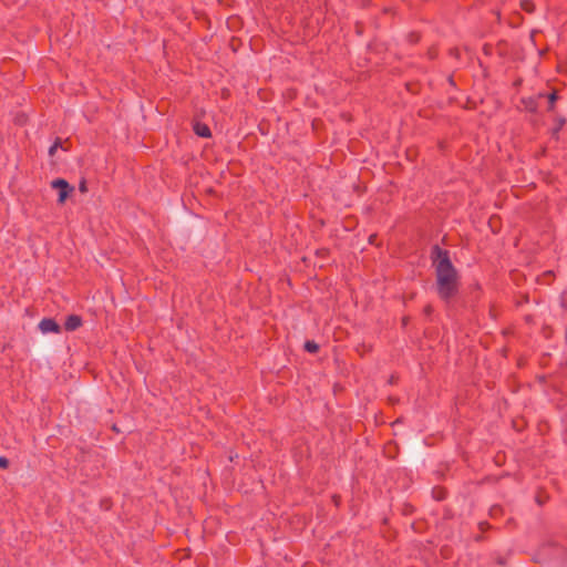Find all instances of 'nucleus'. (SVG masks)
<instances>
[{
	"label": "nucleus",
	"instance_id": "nucleus-17",
	"mask_svg": "<svg viewBox=\"0 0 567 567\" xmlns=\"http://www.w3.org/2000/svg\"><path fill=\"white\" fill-rule=\"evenodd\" d=\"M483 50H484L485 54H491L492 48L489 45L485 44Z\"/></svg>",
	"mask_w": 567,
	"mask_h": 567
},
{
	"label": "nucleus",
	"instance_id": "nucleus-10",
	"mask_svg": "<svg viewBox=\"0 0 567 567\" xmlns=\"http://www.w3.org/2000/svg\"><path fill=\"white\" fill-rule=\"evenodd\" d=\"M303 349L309 353H317L319 351V344L313 340H307L303 344Z\"/></svg>",
	"mask_w": 567,
	"mask_h": 567
},
{
	"label": "nucleus",
	"instance_id": "nucleus-16",
	"mask_svg": "<svg viewBox=\"0 0 567 567\" xmlns=\"http://www.w3.org/2000/svg\"><path fill=\"white\" fill-rule=\"evenodd\" d=\"M432 312H433V308H432V306H430V305H429V306H426V307L424 308V313H425L426 316H430Z\"/></svg>",
	"mask_w": 567,
	"mask_h": 567
},
{
	"label": "nucleus",
	"instance_id": "nucleus-5",
	"mask_svg": "<svg viewBox=\"0 0 567 567\" xmlns=\"http://www.w3.org/2000/svg\"><path fill=\"white\" fill-rule=\"evenodd\" d=\"M39 329L42 333H59L61 331V327L59 323L52 318H43L39 322Z\"/></svg>",
	"mask_w": 567,
	"mask_h": 567
},
{
	"label": "nucleus",
	"instance_id": "nucleus-21",
	"mask_svg": "<svg viewBox=\"0 0 567 567\" xmlns=\"http://www.w3.org/2000/svg\"><path fill=\"white\" fill-rule=\"evenodd\" d=\"M436 498L442 499L443 498L442 494H439V496H436Z\"/></svg>",
	"mask_w": 567,
	"mask_h": 567
},
{
	"label": "nucleus",
	"instance_id": "nucleus-18",
	"mask_svg": "<svg viewBox=\"0 0 567 567\" xmlns=\"http://www.w3.org/2000/svg\"><path fill=\"white\" fill-rule=\"evenodd\" d=\"M497 563H498L499 565H505V559H503V558H498V559H497Z\"/></svg>",
	"mask_w": 567,
	"mask_h": 567
},
{
	"label": "nucleus",
	"instance_id": "nucleus-3",
	"mask_svg": "<svg viewBox=\"0 0 567 567\" xmlns=\"http://www.w3.org/2000/svg\"><path fill=\"white\" fill-rule=\"evenodd\" d=\"M51 187L53 189L59 190L58 203L63 204L69 195L74 190L73 186H71L65 179L56 178L51 182Z\"/></svg>",
	"mask_w": 567,
	"mask_h": 567
},
{
	"label": "nucleus",
	"instance_id": "nucleus-13",
	"mask_svg": "<svg viewBox=\"0 0 567 567\" xmlns=\"http://www.w3.org/2000/svg\"><path fill=\"white\" fill-rule=\"evenodd\" d=\"M9 460L4 456H0V468H8Z\"/></svg>",
	"mask_w": 567,
	"mask_h": 567
},
{
	"label": "nucleus",
	"instance_id": "nucleus-7",
	"mask_svg": "<svg viewBox=\"0 0 567 567\" xmlns=\"http://www.w3.org/2000/svg\"><path fill=\"white\" fill-rule=\"evenodd\" d=\"M193 130H194L195 134L198 135L199 137L208 138L212 136L210 128L205 123L195 122L193 125Z\"/></svg>",
	"mask_w": 567,
	"mask_h": 567
},
{
	"label": "nucleus",
	"instance_id": "nucleus-20",
	"mask_svg": "<svg viewBox=\"0 0 567 567\" xmlns=\"http://www.w3.org/2000/svg\"><path fill=\"white\" fill-rule=\"evenodd\" d=\"M436 498L442 499L443 498L442 494H439V496H436Z\"/></svg>",
	"mask_w": 567,
	"mask_h": 567
},
{
	"label": "nucleus",
	"instance_id": "nucleus-2",
	"mask_svg": "<svg viewBox=\"0 0 567 567\" xmlns=\"http://www.w3.org/2000/svg\"><path fill=\"white\" fill-rule=\"evenodd\" d=\"M567 551L554 540L543 543L534 555L536 563H546L555 558L563 557Z\"/></svg>",
	"mask_w": 567,
	"mask_h": 567
},
{
	"label": "nucleus",
	"instance_id": "nucleus-8",
	"mask_svg": "<svg viewBox=\"0 0 567 567\" xmlns=\"http://www.w3.org/2000/svg\"><path fill=\"white\" fill-rule=\"evenodd\" d=\"M565 124H566V117H564L561 115H556L554 117V126L551 128V135L554 137H557L558 133L560 132V130L564 127Z\"/></svg>",
	"mask_w": 567,
	"mask_h": 567
},
{
	"label": "nucleus",
	"instance_id": "nucleus-4",
	"mask_svg": "<svg viewBox=\"0 0 567 567\" xmlns=\"http://www.w3.org/2000/svg\"><path fill=\"white\" fill-rule=\"evenodd\" d=\"M545 93L540 92L535 96L529 97H523L520 100V103L523 104L524 109L529 113H537L538 112V100L544 99Z\"/></svg>",
	"mask_w": 567,
	"mask_h": 567
},
{
	"label": "nucleus",
	"instance_id": "nucleus-9",
	"mask_svg": "<svg viewBox=\"0 0 567 567\" xmlns=\"http://www.w3.org/2000/svg\"><path fill=\"white\" fill-rule=\"evenodd\" d=\"M545 97L547 99V111L554 112L556 102L559 97L557 91H553L549 94L545 93Z\"/></svg>",
	"mask_w": 567,
	"mask_h": 567
},
{
	"label": "nucleus",
	"instance_id": "nucleus-19",
	"mask_svg": "<svg viewBox=\"0 0 567 567\" xmlns=\"http://www.w3.org/2000/svg\"><path fill=\"white\" fill-rule=\"evenodd\" d=\"M496 16H497V20H499L501 19V13L496 12Z\"/></svg>",
	"mask_w": 567,
	"mask_h": 567
},
{
	"label": "nucleus",
	"instance_id": "nucleus-12",
	"mask_svg": "<svg viewBox=\"0 0 567 567\" xmlns=\"http://www.w3.org/2000/svg\"><path fill=\"white\" fill-rule=\"evenodd\" d=\"M59 148H62V141L60 137H56L54 143L49 148V156L53 157Z\"/></svg>",
	"mask_w": 567,
	"mask_h": 567
},
{
	"label": "nucleus",
	"instance_id": "nucleus-11",
	"mask_svg": "<svg viewBox=\"0 0 567 567\" xmlns=\"http://www.w3.org/2000/svg\"><path fill=\"white\" fill-rule=\"evenodd\" d=\"M520 8L527 13H533L535 11V4L530 0H522Z\"/></svg>",
	"mask_w": 567,
	"mask_h": 567
},
{
	"label": "nucleus",
	"instance_id": "nucleus-1",
	"mask_svg": "<svg viewBox=\"0 0 567 567\" xmlns=\"http://www.w3.org/2000/svg\"><path fill=\"white\" fill-rule=\"evenodd\" d=\"M430 257L435 269L437 295L449 303L458 292V271L451 261L450 251L442 249L439 245L431 248Z\"/></svg>",
	"mask_w": 567,
	"mask_h": 567
},
{
	"label": "nucleus",
	"instance_id": "nucleus-15",
	"mask_svg": "<svg viewBox=\"0 0 567 567\" xmlns=\"http://www.w3.org/2000/svg\"><path fill=\"white\" fill-rule=\"evenodd\" d=\"M478 526H480V529L483 530V532L489 527L487 522H481L478 524Z\"/></svg>",
	"mask_w": 567,
	"mask_h": 567
},
{
	"label": "nucleus",
	"instance_id": "nucleus-14",
	"mask_svg": "<svg viewBox=\"0 0 567 567\" xmlns=\"http://www.w3.org/2000/svg\"><path fill=\"white\" fill-rule=\"evenodd\" d=\"M79 189L82 193H85L87 190L85 181H82L79 185Z\"/></svg>",
	"mask_w": 567,
	"mask_h": 567
},
{
	"label": "nucleus",
	"instance_id": "nucleus-6",
	"mask_svg": "<svg viewBox=\"0 0 567 567\" xmlns=\"http://www.w3.org/2000/svg\"><path fill=\"white\" fill-rule=\"evenodd\" d=\"M82 318L78 315H70L66 317L64 328L66 331H74L82 326Z\"/></svg>",
	"mask_w": 567,
	"mask_h": 567
}]
</instances>
